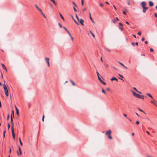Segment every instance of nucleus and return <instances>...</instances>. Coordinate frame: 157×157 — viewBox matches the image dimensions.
I'll return each instance as SVG.
<instances>
[{
	"label": "nucleus",
	"instance_id": "f257e3e1",
	"mask_svg": "<svg viewBox=\"0 0 157 157\" xmlns=\"http://www.w3.org/2000/svg\"><path fill=\"white\" fill-rule=\"evenodd\" d=\"M132 94L134 96L137 97V98H140L142 99H144V95L139 94L134 91L132 92Z\"/></svg>",
	"mask_w": 157,
	"mask_h": 157
},
{
	"label": "nucleus",
	"instance_id": "f03ea898",
	"mask_svg": "<svg viewBox=\"0 0 157 157\" xmlns=\"http://www.w3.org/2000/svg\"><path fill=\"white\" fill-rule=\"evenodd\" d=\"M13 117V118H14V111L13 110L12 111V113L11 114V119H11V123L12 124V126H13V119H12Z\"/></svg>",
	"mask_w": 157,
	"mask_h": 157
},
{
	"label": "nucleus",
	"instance_id": "7ed1b4c3",
	"mask_svg": "<svg viewBox=\"0 0 157 157\" xmlns=\"http://www.w3.org/2000/svg\"><path fill=\"white\" fill-rule=\"evenodd\" d=\"M12 133L13 137L14 140H15V134L14 133V129L13 128V126H12Z\"/></svg>",
	"mask_w": 157,
	"mask_h": 157
},
{
	"label": "nucleus",
	"instance_id": "20e7f679",
	"mask_svg": "<svg viewBox=\"0 0 157 157\" xmlns=\"http://www.w3.org/2000/svg\"><path fill=\"white\" fill-rule=\"evenodd\" d=\"M45 60L46 62V63H47V64L48 66V67H50V64L49 63V59L48 58L46 57L45 58Z\"/></svg>",
	"mask_w": 157,
	"mask_h": 157
},
{
	"label": "nucleus",
	"instance_id": "39448f33",
	"mask_svg": "<svg viewBox=\"0 0 157 157\" xmlns=\"http://www.w3.org/2000/svg\"><path fill=\"white\" fill-rule=\"evenodd\" d=\"M78 21L82 25H84L83 23L84 21L82 19L79 18V19H78Z\"/></svg>",
	"mask_w": 157,
	"mask_h": 157
},
{
	"label": "nucleus",
	"instance_id": "423d86ee",
	"mask_svg": "<svg viewBox=\"0 0 157 157\" xmlns=\"http://www.w3.org/2000/svg\"><path fill=\"white\" fill-rule=\"evenodd\" d=\"M141 6L142 8L145 7H146V2H142L141 3Z\"/></svg>",
	"mask_w": 157,
	"mask_h": 157
},
{
	"label": "nucleus",
	"instance_id": "0eeeda50",
	"mask_svg": "<svg viewBox=\"0 0 157 157\" xmlns=\"http://www.w3.org/2000/svg\"><path fill=\"white\" fill-rule=\"evenodd\" d=\"M19 151L20 153H19L18 151H17V155L18 156H19V155H21V148H20V147L19 146Z\"/></svg>",
	"mask_w": 157,
	"mask_h": 157
},
{
	"label": "nucleus",
	"instance_id": "6e6552de",
	"mask_svg": "<svg viewBox=\"0 0 157 157\" xmlns=\"http://www.w3.org/2000/svg\"><path fill=\"white\" fill-rule=\"evenodd\" d=\"M111 130H108L105 133V134L107 136L111 135Z\"/></svg>",
	"mask_w": 157,
	"mask_h": 157
},
{
	"label": "nucleus",
	"instance_id": "1a4fd4ad",
	"mask_svg": "<svg viewBox=\"0 0 157 157\" xmlns=\"http://www.w3.org/2000/svg\"><path fill=\"white\" fill-rule=\"evenodd\" d=\"M153 100L151 101V103L153 104L155 106L157 107V105L156 103V101L153 99Z\"/></svg>",
	"mask_w": 157,
	"mask_h": 157
},
{
	"label": "nucleus",
	"instance_id": "9d476101",
	"mask_svg": "<svg viewBox=\"0 0 157 157\" xmlns=\"http://www.w3.org/2000/svg\"><path fill=\"white\" fill-rule=\"evenodd\" d=\"M143 12L144 13H145L146 12V11L147 10V9H148V7H145L143 8Z\"/></svg>",
	"mask_w": 157,
	"mask_h": 157
},
{
	"label": "nucleus",
	"instance_id": "9b49d317",
	"mask_svg": "<svg viewBox=\"0 0 157 157\" xmlns=\"http://www.w3.org/2000/svg\"><path fill=\"white\" fill-rule=\"evenodd\" d=\"M5 93L6 97H8L9 95L8 91V90H4Z\"/></svg>",
	"mask_w": 157,
	"mask_h": 157
},
{
	"label": "nucleus",
	"instance_id": "f8f14e48",
	"mask_svg": "<svg viewBox=\"0 0 157 157\" xmlns=\"http://www.w3.org/2000/svg\"><path fill=\"white\" fill-rule=\"evenodd\" d=\"M1 65L2 66V67H3V69H5L7 71V69H6V66H5V65L4 64H2V63L1 64Z\"/></svg>",
	"mask_w": 157,
	"mask_h": 157
},
{
	"label": "nucleus",
	"instance_id": "ddd939ff",
	"mask_svg": "<svg viewBox=\"0 0 157 157\" xmlns=\"http://www.w3.org/2000/svg\"><path fill=\"white\" fill-rule=\"evenodd\" d=\"M149 5L150 6H152L153 5V3L151 1H149Z\"/></svg>",
	"mask_w": 157,
	"mask_h": 157
},
{
	"label": "nucleus",
	"instance_id": "4468645a",
	"mask_svg": "<svg viewBox=\"0 0 157 157\" xmlns=\"http://www.w3.org/2000/svg\"><path fill=\"white\" fill-rule=\"evenodd\" d=\"M131 44L133 46H134L135 44H136L137 46L138 45V42H136V43L134 42H132V43Z\"/></svg>",
	"mask_w": 157,
	"mask_h": 157
},
{
	"label": "nucleus",
	"instance_id": "2eb2a0df",
	"mask_svg": "<svg viewBox=\"0 0 157 157\" xmlns=\"http://www.w3.org/2000/svg\"><path fill=\"white\" fill-rule=\"evenodd\" d=\"M111 80L112 81H113L114 80H116L117 82H118V79H117V78H116L114 77H113L111 78Z\"/></svg>",
	"mask_w": 157,
	"mask_h": 157
},
{
	"label": "nucleus",
	"instance_id": "dca6fc26",
	"mask_svg": "<svg viewBox=\"0 0 157 157\" xmlns=\"http://www.w3.org/2000/svg\"><path fill=\"white\" fill-rule=\"evenodd\" d=\"M146 94L148 95V96L150 97L152 99H153V98L152 97V96H151V95L149 93H147Z\"/></svg>",
	"mask_w": 157,
	"mask_h": 157
},
{
	"label": "nucleus",
	"instance_id": "f3484780",
	"mask_svg": "<svg viewBox=\"0 0 157 157\" xmlns=\"http://www.w3.org/2000/svg\"><path fill=\"white\" fill-rule=\"evenodd\" d=\"M59 15H60L61 18L63 20V21H64V18L63 16L60 13H59Z\"/></svg>",
	"mask_w": 157,
	"mask_h": 157
},
{
	"label": "nucleus",
	"instance_id": "a211bd4d",
	"mask_svg": "<svg viewBox=\"0 0 157 157\" xmlns=\"http://www.w3.org/2000/svg\"><path fill=\"white\" fill-rule=\"evenodd\" d=\"M3 88L4 90H6L7 89V87H6V86L5 85V84H4L3 85Z\"/></svg>",
	"mask_w": 157,
	"mask_h": 157
},
{
	"label": "nucleus",
	"instance_id": "6ab92c4d",
	"mask_svg": "<svg viewBox=\"0 0 157 157\" xmlns=\"http://www.w3.org/2000/svg\"><path fill=\"white\" fill-rule=\"evenodd\" d=\"M138 109H139V111H141L142 112H143V113H144L145 114H146V113H145L144 111H143L141 109H140V108H138Z\"/></svg>",
	"mask_w": 157,
	"mask_h": 157
},
{
	"label": "nucleus",
	"instance_id": "aec40b11",
	"mask_svg": "<svg viewBox=\"0 0 157 157\" xmlns=\"http://www.w3.org/2000/svg\"><path fill=\"white\" fill-rule=\"evenodd\" d=\"M19 142H20V145H21V146H22L23 144H22V142H21V138H19Z\"/></svg>",
	"mask_w": 157,
	"mask_h": 157
},
{
	"label": "nucleus",
	"instance_id": "412c9836",
	"mask_svg": "<svg viewBox=\"0 0 157 157\" xmlns=\"http://www.w3.org/2000/svg\"><path fill=\"white\" fill-rule=\"evenodd\" d=\"M52 2H53V3H54V4L56 6H57V3L56 2H55V0H53V1H52Z\"/></svg>",
	"mask_w": 157,
	"mask_h": 157
},
{
	"label": "nucleus",
	"instance_id": "4be33fe9",
	"mask_svg": "<svg viewBox=\"0 0 157 157\" xmlns=\"http://www.w3.org/2000/svg\"><path fill=\"white\" fill-rule=\"evenodd\" d=\"M112 21L113 23H115L117 22V20L116 19H113L112 20Z\"/></svg>",
	"mask_w": 157,
	"mask_h": 157
},
{
	"label": "nucleus",
	"instance_id": "5701e85b",
	"mask_svg": "<svg viewBox=\"0 0 157 157\" xmlns=\"http://www.w3.org/2000/svg\"><path fill=\"white\" fill-rule=\"evenodd\" d=\"M108 136V138L109 139H112V136H111V135H108V136Z\"/></svg>",
	"mask_w": 157,
	"mask_h": 157
},
{
	"label": "nucleus",
	"instance_id": "b1692460",
	"mask_svg": "<svg viewBox=\"0 0 157 157\" xmlns=\"http://www.w3.org/2000/svg\"><path fill=\"white\" fill-rule=\"evenodd\" d=\"M90 19L91 20V21H92V22L93 23H94V21L93 20L92 18V17H91V15H90Z\"/></svg>",
	"mask_w": 157,
	"mask_h": 157
},
{
	"label": "nucleus",
	"instance_id": "393cba45",
	"mask_svg": "<svg viewBox=\"0 0 157 157\" xmlns=\"http://www.w3.org/2000/svg\"><path fill=\"white\" fill-rule=\"evenodd\" d=\"M16 107V113L17 114V115H19V111H18V109H17V107H16V106H15Z\"/></svg>",
	"mask_w": 157,
	"mask_h": 157
},
{
	"label": "nucleus",
	"instance_id": "a878e982",
	"mask_svg": "<svg viewBox=\"0 0 157 157\" xmlns=\"http://www.w3.org/2000/svg\"><path fill=\"white\" fill-rule=\"evenodd\" d=\"M102 91L105 94H106V93L105 91V90L103 88L102 89Z\"/></svg>",
	"mask_w": 157,
	"mask_h": 157
},
{
	"label": "nucleus",
	"instance_id": "bb28decb",
	"mask_svg": "<svg viewBox=\"0 0 157 157\" xmlns=\"http://www.w3.org/2000/svg\"><path fill=\"white\" fill-rule=\"evenodd\" d=\"M71 81L72 84L74 86H75V82L72 80H71Z\"/></svg>",
	"mask_w": 157,
	"mask_h": 157
},
{
	"label": "nucleus",
	"instance_id": "cd10ccee",
	"mask_svg": "<svg viewBox=\"0 0 157 157\" xmlns=\"http://www.w3.org/2000/svg\"><path fill=\"white\" fill-rule=\"evenodd\" d=\"M105 50H106V51H108L109 52H110L111 51L109 49H108V48H105Z\"/></svg>",
	"mask_w": 157,
	"mask_h": 157
},
{
	"label": "nucleus",
	"instance_id": "c85d7f7f",
	"mask_svg": "<svg viewBox=\"0 0 157 157\" xmlns=\"http://www.w3.org/2000/svg\"><path fill=\"white\" fill-rule=\"evenodd\" d=\"M38 10L40 12V13H41V14H42V13H43V12L42 10L40 9V8Z\"/></svg>",
	"mask_w": 157,
	"mask_h": 157
},
{
	"label": "nucleus",
	"instance_id": "c756f323",
	"mask_svg": "<svg viewBox=\"0 0 157 157\" xmlns=\"http://www.w3.org/2000/svg\"><path fill=\"white\" fill-rule=\"evenodd\" d=\"M35 6H36V8L38 10L40 8L38 7V6L36 5V4H35Z\"/></svg>",
	"mask_w": 157,
	"mask_h": 157
},
{
	"label": "nucleus",
	"instance_id": "7c9ffc66",
	"mask_svg": "<svg viewBox=\"0 0 157 157\" xmlns=\"http://www.w3.org/2000/svg\"><path fill=\"white\" fill-rule=\"evenodd\" d=\"M98 80L100 81L101 82H102V80L101 78L99 76H98Z\"/></svg>",
	"mask_w": 157,
	"mask_h": 157
},
{
	"label": "nucleus",
	"instance_id": "2f4dec72",
	"mask_svg": "<svg viewBox=\"0 0 157 157\" xmlns=\"http://www.w3.org/2000/svg\"><path fill=\"white\" fill-rule=\"evenodd\" d=\"M99 6H100L102 7L104 5H103V4L101 3H100V4H99Z\"/></svg>",
	"mask_w": 157,
	"mask_h": 157
},
{
	"label": "nucleus",
	"instance_id": "473e14b6",
	"mask_svg": "<svg viewBox=\"0 0 157 157\" xmlns=\"http://www.w3.org/2000/svg\"><path fill=\"white\" fill-rule=\"evenodd\" d=\"M120 26H123V25L120 22L119 23V27H120Z\"/></svg>",
	"mask_w": 157,
	"mask_h": 157
},
{
	"label": "nucleus",
	"instance_id": "72a5a7b5",
	"mask_svg": "<svg viewBox=\"0 0 157 157\" xmlns=\"http://www.w3.org/2000/svg\"><path fill=\"white\" fill-rule=\"evenodd\" d=\"M120 64H121V65H122V66H123V67H124V64H122V63L120 62H119L118 63Z\"/></svg>",
	"mask_w": 157,
	"mask_h": 157
},
{
	"label": "nucleus",
	"instance_id": "f704fd0d",
	"mask_svg": "<svg viewBox=\"0 0 157 157\" xmlns=\"http://www.w3.org/2000/svg\"><path fill=\"white\" fill-rule=\"evenodd\" d=\"M58 24V25H59V26L60 28H62L63 27L62 25H61V24L59 23Z\"/></svg>",
	"mask_w": 157,
	"mask_h": 157
},
{
	"label": "nucleus",
	"instance_id": "c9c22d12",
	"mask_svg": "<svg viewBox=\"0 0 157 157\" xmlns=\"http://www.w3.org/2000/svg\"><path fill=\"white\" fill-rule=\"evenodd\" d=\"M119 29L121 31H122L123 30V27H119Z\"/></svg>",
	"mask_w": 157,
	"mask_h": 157
},
{
	"label": "nucleus",
	"instance_id": "e433bc0d",
	"mask_svg": "<svg viewBox=\"0 0 157 157\" xmlns=\"http://www.w3.org/2000/svg\"><path fill=\"white\" fill-rule=\"evenodd\" d=\"M5 132H6V131L4 130V131H3V137L4 138L5 137Z\"/></svg>",
	"mask_w": 157,
	"mask_h": 157
},
{
	"label": "nucleus",
	"instance_id": "4c0bfd02",
	"mask_svg": "<svg viewBox=\"0 0 157 157\" xmlns=\"http://www.w3.org/2000/svg\"><path fill=\"white\" fill-rule=\"evenodd\" d=\"M42 15L44 17V18H46V16L45 15V14L43 13L42 14Z\"/></svg>",
	"mask_w": 157,
	"mask_h": 157
},
{
	"label": "nucleus",
	"instance_id": "58836bf2",
	"mask_svg": "<svg viewBox=\"0 0 157 157\" xmlns=\"http://www.w3.org/2000/svg\"><path fill=\"white\" fill-rule=\"evenodd\" d=\"M81 4L82 6L84 4V1L83 0H81Z\"/></svg>",
	"mask_w": 157,
	"mask_h": 157
},
{
	"label": "nucleus",
	"instance_id": "ea45409f",
	"mask_svg": "<svg viewBox=\"0 0 157 157\" xmlns=\"http://www.w3.org/2000/svg\"><path fill=\"white\" fill-rule=\"evenodd\" d=\"M136 123L137 124H140V122L139 121H137L136 122Z\"/></svg>",
	"mask_w": 157,
	"mask_h": 157
},
{
	"label": "nucleus",
	"instance_id": "a19ab883",
	"mask_svg": "<svg viewBox=\"0 0 157 157\" xmlns=\"http://www.w3.org/2000/svg\"><path fill=\"white\" fill-rule=\"evenodd\" d=\"M67 33H68V34L69 35V36H70V37H71V34L68 31L67 32Z\"/></svg>",
	"mask_w": 157,
	"mask_h": 157
},
{
	"label": "nucleus",
	"instance_id": "79ce46f5",
	"mask_svg": "<svg viewBox=\"0 0 157 157\" xmlns=\"http://www.w3.org/2000/svg\"><path fill=\"white\" fill-rule=\"evenodd\" d=\"M90 33L92 34V35L94 37H95V35L94 33H93L91 31H90Z\"/></svg>",
	"mask_w": 157,
	"mask_h": 157
},
{
	"label": "nucleus",
	"instance_id": "37998d69",
	"mask_svg": "<svg viewBox=\"0 0 157 157\" xmlns=\"http://www.w3.org/2000/svg\"><path fill=\"white\" fill-rule=\"evenodd\" d=\"M137 34L139 35H141V32L140 31L138 32V33H137Z\"/></svg>",
	"mask_w": 157,
	"mask_h": 157
},
{
	"label": "nucleus",
	"instance_id": "c03bdc74",
	"mask_svg": "<svg viewBox=\"0 0 157 157\" xmlns=\"http://www.w3.org/2000/svg\"><path fill=\"white\" fill-rule=\"evenodd\" d=\"M72 3H73V5H74L75 6H76V7H77V6L75 4V2H72Z\"/></svg>",
	"mask_w": 157,
	"mask_h": 157
},
{
	"label": "nucleus",
	"instance_id": "a18cd8bd",
	"mask_svg": "<svg viewBox=\"0 0 157 157\" xmlns=\"http://www.w3.org/2000/svg\"><path fill=\"white\" fill-rule=\"evenodd\" d=\"M101 82V83H102L104 85H105L106 84V83L105 82H103V81H102V82Z\"/></svg>",
	"mask_w": 157,
	"mask_h": 157
},
{
	"label": "nucleus",
	"instance_id": "49530a36",
	"mask_svg": "<svg viewBox=\"0 0 157 157\" xmlns=\"http://www.w3.org/2000/svg\"><path fill=\"white\" fill-rule=\"evenodd\" d=\"M75 23L77 25H79V24L75 20H74Z\"/></svg>",
	"mask_w": 157,
	"mask_h": 157
},
{
	"label": "nucleus",
	"instance_id": "de8ad7c7",
	"mask_svg": "<svg viewBox=\"0 0 157 157\" xmlns=\"http://www.w3.org/2000/svg\"><path fill=\"white\" fill-rule=\"evenodd\" d=\"M63 28L65 30H66V31L67 32L68 31V30H67V29L66 28H65V27H63Z\"/></svg>",
	"mask_w": 157,
	"mask_h": 157
},
{
	"label": "nucleus",
	"instance_id": "09e8293b",
	"mask_svg": "<svg viewBox=\"0 0 157 157\" xmlns=\"http://www.w3.org/2000/svg\"><path fill=\"white\" fill-rule=\"evenodd\" d=\"M73 9H74V11L75 12H77V10H76V8H75V7H73Z\"/></svg>",
	"mask_w": 157,
	"mask_h": 157
},
{
	"label": "nucleus",
	"instance_id": "8fccbe9b",
	"mask_svg": "<svg viewBox=\"0 0 157 157\" xmlns=\"http://www.w3.org/2000/svg\"><path fill=\"white\" fill-rule=\"evenodd\" d=\"M133 89L134 90H135L137 92L138 91V90H137V89L135 87H133Z\"/></svg>",
	"mask_w": 157,
	"mask_h": 157
},
{
	"label": "nucleus",
	"instance_id": "3c124183",
	"mask_svg": "<svg viewBox=\"0 0 157 157\" xmlns=\"http://www.w3.org/2000/svg\"><path fill=\"white\" fill-rule=\"evenodd\" d=\"M123 13L124 15H126V12L124 11H123Z\"/></svg>",
	"mask_w": 157,
	"mask_h": 157
},
{
	"label": "nucleus",
	"instance_id": "603ef678",
	"mask_svg": "<svg viewBox=\"0 0 157 157\" xmlns=\"http://www.w3.org/2000/svg\"><path fill=\"white\" fill-rule=\"evenodd\" d=\"M150 52H153L154 50L152 48H151L150 49Z\"/></svg>",
	"mask_w": 157,
	"mask_h": 157
},
{
	"label": "nucleus",
	"instance_id": "864d4df0",
	"mask_svg": "<svg viewBox=\"0 0 157 157\" xmlns=\"http://www.w3.org/2000/svg\"><path fill=\"white\" fill-rule=\"evenodd\" d=\"M86 10V8H84L82 10V12H84V11Z\"/></svg>",
	"mask_w": 157,
	"mask_h": 157
},
{
	"label": "nucleus",
	"instance_id": "5fc2aeb1",
	"mask_svg": "<svg viewBox=\"0 0 157 157\" xmlns=\"http://www.w3.org/2000/svg\"><path fill=\"white\" fill-rule=\"evenodd\" d=\"M96 73H97V75L98 76H99L100 75H99V73L98 72V71H97L96 72Z\"/></svg>",
	"mask_w": 157,
	"mask_h": 157
},
{
	"label": "nucleus",
	"instance_id": "6e6d98bb",
	"mask_svg": "<svg viewBox=\"0 0 157 157\" xmlns=\"http://www.w3.org/2000/svg\"><path fill=\"white\" fill-rule=\"evenodd\" d=\"M8 129H9L10 127V125L9 123L8 124Z\"/></svg>",
	"mask_w": 157,
	"mask_h": 157
},
{
	"label": "nucleus",
	"instance_id": "4d7b16f0",
	"mask_svg": "<svg viewBox=\"0 0 157 157\" xmlns=\"http://www.w3.org/2000/svg\"><path fill=\"white\" fill-rule=\"evenodd\" d=\"M144 40H145L144 38V37H143L142 38L141 40H142V41H144Z\"/></svg>",
	"mask_w": 157,
	"mask_h": 157
},
{
	"label": "nucleus",
	"instance_id": "13d9d810",
	"mask_svg": "<svg viewBox=\"0 0 157 157\" xmlns=\"http://www.w3.org/2000/svg\"><path fill=\"white\" fill-rule=\"evenodd\" d=\"M76 18H77V19L78 20V19H79V18L78 17V16H77V15H76Z\"/></svg>",
	"mask_w": 157,
	"mask_h": 157
},
{
	"label": "nucleus",
	"instance_id": "bf43d9fd",
	"mask_svg": "<svg viewBox=\"0 0 157 157\" xmlns=\"http://www.w3.org/2000/svg\"><path fill=\"white\" fill-rule=\"evenodd\" d=\"M119 75L122 78H123V76H122V75H121L120 74H119Z\"/></svg>",
	"mask_w": 157,
	"mask_h": 157
},
{
	"label": "nucleus",
	"instance_id": "052dcab7",
	"mask_svg": "<svg viewBox=\"0 0 157 157\" xmlns=\"http://www.w3.org/2000/svg\"><path fill=\"white\" fill-rule=\"evenodd\" d=\"M9 115H8V116H7V120H8V119H9Z\"/></svg>",
	"mask_w": 157,
	"mask_h": 157
},
{
	"label": "nucleus",
	"instance_id": "680f3d73",
	"mask_svg": "<svg viewBox=\"0 0 157 157\" xmlns=\"http://www.w3.org/2000/svg\"><path fill=\"white\" fill-rule=\"evenodd\" d=\"M155 17H157V13H155Z\"/></svg>",
	"mask_w": 157,
	"mask_h": 157
},
{
	"label": "nucleus",
	"instance_id": "e2e57ef3",
	"mask_svg": "<svg viewBox=\"0 0 157 157\" xmlns=\"http://www.w3.org/2000/svg\"><path fill=\"white\" fill-rule=\"evenodd\" d=\"M125 23L128 25L129 24V23L128 21H127L125 22Z\"/></svg>",
	"mask_w": 157,
	"mask_h": 157
},
{
	"label": "nucleus",
	"instance_id": "0e129e2a",
	"mask_svg": "<svg viewBox=\"0 0 157 157\" xmlns=\"http://www.w3.org/2000/svg\"><path fill=\"white\" fill-rule=\"evenodd\" d=\"M123 115L125 117H127V115L125 114H123Z\"/></svg>",
	"mask_w": 157,
	"mask_h": 157
},
{
	"label": "nucleus",
	"instance_id": "69168bd1",
	"mask_svg": "<svg viewBox=\"0 0 157 157\" xmlns=\"http://www.w3.org/2000/svg\"><path fill=\"white\" fill-rule=\"evenodd\" d=\"M106 90L108 91H109L110 90V89L109 88H107Z\"/></svg>",
	"mask_w": 157,
	"mask_h": 157
},
{
	"label": "nucleus",
	"instance_id": "338daca9",
	"mask_svg": "<svg viewBox=\"0 0 157 157\" xmlns=\"http://www.w3.org/2000/svg\"><path fill=\"white\" fill-rule=\"evenodd\" d=\"M132 36L134 37V38H136V35H135L133 34V35H132Z\"/></svg>",
	"mask_w": 157,
	"mask_h": 157
},
{
	"label": "nucleus",
	"instance_id": "774afa93",
	"mask_svg": "<svg viewBox=\"0 0 157 157\" xmlns=\"http://www.w3.org/2000/svg\"><path fill=\"white\" fill-rule=\"evenodd\" d=\"M146 132H147V133L148 134H150V133L148 131H146Z\"/></svg>",
	"mask_w": 157,
	"mask_h": 157
}]
</instances>
